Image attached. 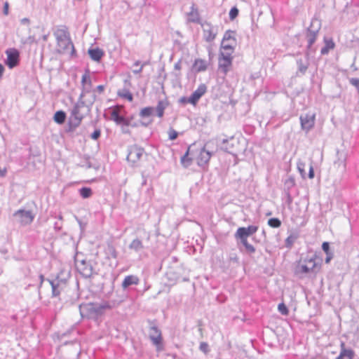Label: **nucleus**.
<instances>
[{
	"label": "nucleus",
	"mask_w": 359,
	"mask_h": 359,
	"mask_svg": "<svg viewBox=\"0 0 359 359\" xmlns=\"http://www.w3.org/2000/svg\"><path fill=\"white\" fill-rule=\"evenodd\" d=\"M107 308H109L107 304H83L79 305V312L82 318H93L101 315Z\"/></svg>",
	"instance_id": "nucleus-1"
},
{
	"label": "nucleus",
	"mask_w": 359,
	"mask_h": 359,
	"mask_svg": "<svg viewBox=\"0 0 359 359\" xmlns=\"http://www.w3.org/2000/svg\"><path fill=\"white\" fill-rule=\"evenodd\" d=\"M85 93V92H83L81 94L79 101L75 104L71 111L69 126L73 129L77 128L81 124L83 118H84V115L81 113V109L84 107L86 105L85 102L81 100V98L84 96Z\"/></svg>",
	"instance_id": "nucleus-2"
},
{
	"label": "nucleus",
	"mask_w": 359,
	"mask_h": 359,
	"mask_svg": "<svg viewBox=\"0 0 359 359\" xmlns=\"http://www.w3.org/2000/svg\"><path fill=\"white\" fill-rule=\"evenodd\" d=\"M60 32L62 33L56 36L59 52L65 53L70 50L71 55H74L76 51L69 34L65 30H61Z\"/></svg>",
	"instance_id": "nucleus-3"
},
{
	"label": "nucleus",
	"mask_w": 359,
	"mask_h": 359,
	"mask_svg": "<svg viewBox=\"0 0 359 359\" xmlns=\"http://www.w3.org/2000/svg\"><path fill=\"white\" fill-rule=\"evenodd\" d=\"M320 269V266L316 263L313 257L305 258L301 259L296 266V273L307 274L309 273H316Z\"/></svg>",
	"instance_id": "nucleus-4"
},
{
	"label": "nucleus",
	"mask_w": 359,
	"mask_h": 359,
	"mask_svg": "<svg viewBox=\"0 0 359 359\" xmlns=\"http://www.w3.org/2000/svg\"><path fill=\"white\" fill-rule=\"evenodd\" d=\"M232 60L233 57L231 56V53H224L222 51L219 53L218 57V67L219 71L222 72L224 75H226L229 72L232 65Z\"/></svg>",
	"instance_id": "nucleus-5"
},
{
	"label": "nucleus",
	"mask_w": 359,
	"mask_h": 359,
	"mask_svg": "<svg viewBox=\"0 0 359 359\" xmlns=\"http://www.w3.org/2000/svg\"><path fill=\"white\" fill-rule=\"evenodd\" d=\"M13 217L16 221L22 226L31 224L34 218L31 210H18L13 213Z\"/></svg>",
	"instance_id": "nucleus-6"
},
{
	"label": "nucleus",
	"mask_w": 359,
	"mask_h": 359,
	"mask_svg": "<svg viewBox=\"0 0 359 359\" xmlns=\"http://www.w3.org/2000/svg\"><path fill=\"white\" fill-rule=\"evenodd\" d=\"M75 264L77 270L85 278H90L93 274V267L90 262H87L84 259L81 260L76 259Z\"/></svg>",
	"instance_id": "nucleus-7"
},
{
	"label": "nucleus",
	"mask_w": 359,
	"mask_h": 359,
	"mask_svg": "<svg viewBox=\"0 0 359 359\" xmlns=\"http://www.w3.org/2000/svg\"><path fill=\"white\" fill-rule=\"evenodd\" d=\"M301 127L306 133L311 130L315 125L316 114L314 113H306L300 116Z\"/></svg>",
	"instance_id": "nucleus-8"
},
{
	"label": "nucleus",
	"mask_w": 359,
	"mask_h": 359,
	"mask_svg": "<svg viewBox=\"0 0 359 359\" xmlns=\"http://www.w3.org/2000/svg\"><path fill=\"white\" fill-rule=\"evenodd\" d=\"M313 23V22H311L310 27L308 28L306 35L308 42L307 51L306 53L307 57H309L310 54L314 51V50L312 48V45L316 42L319 31V28L315 29H312Z\"/></svg>",
	"instance_id": "nucleus-9"
},
{
	"label": "nucleus",
	"mask_w": 359,
	"mask_h": 359,
	"mask_svg": "<svg viewBox=\"0 0 359 359\" xmlns=\"http://www.w3.org/2000/svg\"><path fill=\"white\" fill-rule=\"evenodd\" d=\"M144 154V149L137 146L132 145L128 148V154L127 155V160L133 164L137 163L142 158Z\"/></svg>",
	"instance_id": "nucleus-10"
},
{
	"label": "nucleus",
	"mask_w": 359,
	"mask_h": 359,
	"mask_svg": "<svg viewBox=\"0 0 359 359\" xmlns=\"http://www.w3.org/2000/svg\"><path fill=\"white\" fill-rule=\"evenodd\" d=\"M149 339L153 344L157 348V351L162 350V335L161 330L156 326L152 325L149 329Z\"/></svg>",
	"instance_id": "nucleus-11"
},
{
	"label": "nucleus",
	"mask_w": 359,
	"mask_h": 359,
	"mask_svg": "<svg viewBox=\"0 0 359 359\" xmlns=\"http://www.w3.org/2000/svg\"><path fill=\"white\" fill-rule=\"evenodd\" d=\"M212 155V152L207 150L205 149V146L202 147L199 151L198 156L196 157V162L198 165L202 168L207 166Z\"/></svg>",
	"instance_id": "nucleus-12"
},
{
	"label": "nucleus",
	"mask_w": 359,
	"mask_h": 359,
	"mask_svg": "<svg viewBox=\"0 0 359 359\" xmlns=\"http://www.w3.org/2000/svg\"><path fill=\"white\" fill-rule=\"evenodd\" d=\"M7 59L6 60V65L12 69L17 66L19 63V52L15 48H10L6 51Z\"/></svg>",
	"instance_id": "nucleus-13"
},
{
	"label": "nucleus",
	"mask_w": 359,
	"mask_h": 359,
	"mask_svg": "<svg viewBox=\"0 0 359 359\" xmlns=\"http://www.w3.org/2000/svg\"><path fill=\"white\" fill-rule=\"evenodd\" d=\"M52 287V297H58L66 286V282L57 278L55 280H48Z\"/></svg>",
	"instance_id": "nucleus-14"
},
{
	"label": "nucleus",
	"mask_w": 359,
	"mask_h": 359,
	"mask_svg": "<svg viewBox=\"0 0 359 359\" xmlns=\"http://www.w3.org/2000/svg\"><path fill=\"white\" fill-rule=\"evenodd\" d=\"M207 86L204 83L198 86L197 89L194 90L189 97V102L193 105H196L200 98L206 93Z\"/></svg>",
	"instance_id": "nucleus-15"
},
{
	"label": "nucleus",
	"mask_w": 359,
	"mask_h": 359,
	"mask_svg": "<svg viewBox=\"0 0 359 359\" xmlns=\"http://www.w3.org/2000/svg\"><path fill=\"white\" fill-rule=\"evenodd\" d=\"M217 35L213 26L209 23L205 24V27L203 29V37L208 42L212 41Z\"/></svg>",
	"instance_id": "nucleus-16"
},
{
	"label": "nucleus",
	"mask_w": 359,
	"mask_h": 359,
	"mask_svg": "<svg viewBox=\"0 0 359 359\" xmlns=\"http://www.w3.org/2000/svg\"><path fill=\"white\" fill-rule=\"evenodd\" d=\"M340 353L336 359H353L355 353L352 349H347L345 347L344 342H341L340 345Z\"/></svg>",
	"instance_id": "nucleus-17"
},
{
	"label": "nucleus",
	"mask_w": 359,
	"mask_h": 359,
	"mask_svg": "<svg viewBox=\"0 0 359 359\" xmlns=\"http://www.w3.org/2000/svg\"><path fill=\"white\" fill-rule=\"evenodd\" d=\"M140 283V279L137 276L135 275H129L124 278L121 286L123 290H126L130 285H137Z\"/></svg>",
	"instance_id": "nucleus-18"
},
{
	"label": "nucleus",
	"mask_w": 359,
	"mask_h": 359,
	"mask_svg": "<svg viewBox=\"0 0 359 359\" xmlns=\"http://www.w3.org/2000/svg\"><path fill=\"white\" fill-rule=\"evenodd\" d=\"M188 21L194 23L200 22V15L198 8L194 4H192L191 6V11L188 13Z\"/></svg>",
	"instance_id": "nucleus-19"
},
{
	"label": "nucleus",
	"mask_w": 359,
	"mask_h": 359,
	"mask_svg": "<svg viewBox=\"0 0 359 359\" xmlns=\"http://www.w3.org/2000/svg\"><path fill=\"white\" fill-rule=\"evenodd\" d=\"M236 142V141L233 137H231L229 140L224 139L222 140L223 146L222 149L229 154H233L235 152V150L233 149V146Z\"/></svg>",
	"instance_id": "nucleus-20"
},
{
	"label": "nucleus",
	"mask_w": 359,
	"mask_h": 359,
	"mask_svg": "<svg viewBox=\"0 0 359 359\" xmlns=\"http://www.w3.org/2000/svg\"><path fill=\"white\" fill-rule=\"evenodd\" d=\"M88 52L90 58L95 62L100 61L104 55L103 50L99 48H90Z\"/></svg>",
	"instance_id": "nucleus-21"
},
{
	"label": "nucleus",
	"mask_w": 359,
	"mask_h": 359,
	"mask_svg": "<svg viewBox=\"0 0 359 359\" xmlns=\"http://www.w3.org/2000/svg\"><path fill=\"white\" fill-rule=\"evenodd\" d=\"M325 46L321 48L322 55H327L330 50L334 49L335 44L332 39H324Z\"/></svg>",
	"instance_id": "nucleus-22"
},
{
	"label": "nucleus",
	"mask_w": 359,
	"mask_h": 359,
	"mask_svg": "<svg viewBox=\"0 0 359 359\" xmlns=\"http://www.w3.org/2000/svg\"><path fill=\"white\" fill-rule=\"evenodd\" d=\"M128 248L135 252H139L144 249V245L142 241H140L139 238H135L132 241Z\"/></svg>",
	"instance_id": "nucleus-23"
},
{
	"label": "nucleus",
	"mask_w": 359,
	"mask_h": 359,
	"mask_svg": "<svg viewBox=\"0 0 359 359\" xmlns=\"http://www.w3.org/2000/svg\"><path fill=\"white\" fill-rule=\"evenodd\" d=\"M207 62L202 59H196L194 63V68L197 72H204L207 69Z\"/></svg>",
	"instance_id": "nucleus-24"
},
{
	"label": "nucleus",
	"mask_w": 359,
	"mask_h": 359,
	"mask_svg": "<svg viewBox=\"0 0 359 359\" xmlns=\"http://www.w3.org/2000/svg\"><path fill=\"white\" fill-rule=\"evenodd\" d=\"M168 103L166 100H159L158 102L157 106L156 107V111L157 113V116L159 118H161L163 116L164 114V110L168 107Z\"/></svg>",
	"instance_id": "nucleus-25"
},
{
	"label": "nucleus",
	"mask_w": 359,
	"mask_h": 359,
	"mask_svg": "<svg viewBox=\"0 0 359 359\" xmlns=\"http://www.w3.org/2000/svg\"><path fill=\"white\" fill-rule=\"evenodd\" d=\"M297 65L298 67V71L302 74H304L308 69L309 62L308 61V59L304 61L302 58H299L297 60Z\"/></svg>",
	"instance_id": "nucleus-26"
},
{
	"label": "nucleus",
	"mask_w": 359,
	"mask_h": 359,
	"mask_svg": "<svg viewBox=\"0 0 359 359\" xmlns=\"http://www.w3.org/2000/svg\"><path fill=\"white\" fill-rule=\"evenodd\" d=\"M190 154H192V151L191 150V147H189L188 148V149L186 151V153L181 158V163L183 165V166L185 167V168L189 167L191 164L192 158L189 157V155Z\"/></svg>",
	"instance_id": "nucleus-27"
},
{
	"label": "nucleus",
	"mask_w": 359,
	"mask_h": 359,
	"mask_svg": "<svg viewBox=\"0 0 359 359\" xmlns=\"http://www.w3.org/2000/svg\"><path fill=\"white\" fill-rule=\"evenodd\" d=\"M322 248L326 254V258L325 262L328 264L330 260L333 258V253L330 250V244L327 242H324L322 245Z\"/></svg>",
	"instance_id": "nucleus-28"
},
{
	"label": "nucleus",
	"mask_w": 359,
	"mask_h": 359,
	"mask_svg": "<svg viewBox=\"0 0 359 359\" xmlns=\"http://www.w3.org/2000/svg\"><path fill=\"white\" fill-rule=\"evenodd\" d=\"M66 114L63 111H57L55 112L53 119L55 123L62 124L65 121Z\"/></svg>",
	"instance_id": "nucleus-29"
},
{
	"label": "nucleus",
	"mask_w": 359,
	"mask_h": 359,
	"mask_svg": "<svg viewBox=\"0 0 359 359\" xmlns=\"http://www.w3.org/2000/svg\"><path fill=\"white\" fill-rule=\"evenodd\" d=\"M154 109L151 107H144L140 111V116L145 118L150 117L154 113Z\"/></svg>",
	"instance_id": "nucleus-30"
},
{
	"label": "nucleus",
	"mask_w": 359,
	"mask_h": 359,
	"mask_svg": "<svg viewBox=\"0 0 359 359\" xmlns=\"http://www.w3.org/2000/svg\"><path fill=\"white\" fill-rule=\"evenodd\" d=\"M250 236L245 230V227H239L236 233H235V238L236 239L238 238H248V237Z\"/></svg>",
	"instance_id": "nucleus-31"
},
{
	"label": "nucleus",
	"mask_w": 359,
	"mask_h": 359,
	"mask_svg": "<svg viewBox=\"0 0 359 359\" xmlns=\"http://www.w3.org/2000/svg\"><path fill=\"white\" fill-rule=\"evenodd\" d=\"M222 41L235 43L236 39L234 37V32L231 30H227L224 34Z\"/></svg>",
	"instance_id": "nucleus-32"
},
{
	"label": "nucleus",
	"mask_w": 359,
	"mask_h": 359,
	"mask_svg": "<svg viewBox=\"0 0 359 359\" xmlns=\"http://www.w3.org/2000/svg\"><path fill=\"white\" fill-rule=\"evenodd\" d=\"M235 43L233 42H228V41H222L221 47L224 50H225V53H233V45Z\"/></svg>",
	"instance_id": "nucleus-33"
},
{
	"label": "nucleus",
	"mask_w": 359,
	"mask_h": 359,
	"mask_svg": "<svg viewBox=\"0 0 359 359\" xmlns=\"http://www.w3.org/2000/svg\"><path fill=\"white\" fill-rule=\"evenodd\" d=\"M106 254L108 257L116 259L118 256V253L115 248L112 245H109L106 249Z\"/></svg>",
	"instance_id": "nucleus-34"
},
{
	"label": "nucleus",
	"mask_w": 359,
	"mask_h": 359,
	"mask_svg": "<svg viewBox=\"0 0 359 359\" xmlns=\"http://www.w3.org/2000/svg\"><path fill=\"white\" fill-rule=\"evenodd\" d=\"M79 194L83 198H90L92 196V189L88 187H82L79 189Z\"/></svg>",
	"instance_id": "nucleus-35"
},
{
	"label": "nucleus",
	"mask_w": 359,
	"mask_h": 359,
	"mask_svg": "<svg viewBox=\"0 0 359 359\" xmlns=\"http://www.w3.org/2000/svg\"><path fill=\"white\" fill-rule=\"evenodd\" d=\"M297 236H296L294 234L290 235L285 239V247L287 248H291L292 247L294 243L297 240Z\"/></svg>",
	"instance_id": "nucleus-36"
},
{
	"label": "nucleus",
	"mask_w": 359,
	"mask_h": 359,
	"mask_svg": "<svg viewBox=\"0 0 359 359\" xmlns=\"http://www.w3.org/2000/svg\"><path fill=\"white\" fill-rule=\"evenodd\" d=\"M118 95L121 97H124L126 99H127L128 100H129L130 102L133 101V95L132 93L128 90H124L123 91H119L118 93Z\"/></svg>",
	"instance_id": "nucleus-37"
},
{
	"label": "nucleus",
	"mask_w": 359,
	"mask_h": 359,
	"mask_svg": "<svg viewBox=\"0 0 359 359\" xmlns=\"http://www.w3.org/2000/svg\"><path fill=\"white\" fill-rule=\"evenodd\" d=\"M337 155H338V160L336 162V163H338L339 165H342L343 168H345V167H346V164H345L346 154L343 152L337 151Z\"/></svg>",
	"instance_id": "nucleus-38"
},
{
	"label": "nucleus",
	"mask_w": 359,
	"mask_h": 359,
	"mask_svg": "<svg viewBox=\"0 0 359 359\" xmlns=\"http://www.w3.org/2000/svg\"><path fill=\"white\" fill-rule=\"evenodd\" d=\"M268 224L273 228H278L281 222L278 218H271L268 220Z\"/></svg>",
	"instance_id": "nucleus-39"
},
{
	"label": "nucleus",
	"mask_w": 359,
	"mask_h": 359,
	"mask_svg": "<svg viewBox=\"0 0 359 359\" xmlns=\"http://www.w3.org/2000/svg\"><path fill=\"white\" fill-rule=\"evenodd\" d=\"M111 116L116 122H117V123L123 122V123H126V120H125L124 117L121 116L116 111H113Z\"/></svg>",
	"instance_id": "nucleus-40"
},
{
	"label": "nucleus",
	"mask_w": 359,
	"mask_h": 359,
	"mask_svg": "<svg viewBox=\"0 0 359 359\" xmlns=\"http://www.w3.org/2000/svg\"><path fill=\"white\" fill-rule=\"evenodd\" d=\"M305 163L303 162H298L297 163V169L303 178L306 177V172H305Z\"/></svg>",
	"instance_id": "nucleus-41"
},
{
	"label": "nucleus",
	"mask_w": 359,
	"mask_h": 359,
	"mask_svg": "<svg viewBox=\"0 0 359 359\" xmlns=\"http://www.w3.org/2000/svg\"><path fill=\"white\" fill-rule=\"evenodd\" d=\"M238 9L234 6L231 8V9L229 11V18L230 20H234L238 15Z\"/></svg>",
	"instance_id": "nucleus-42"
},
{
	"label": "nucleus",
	"mask_w": 359,
	"mask_h": 359,
	"mask_svg": "<svg viewBox=\"0 0 359 359\" xmlns=\"http://www.w3.org/2000/svg\"><path fill=\"white\" fill-rule=\"evenodd\" d=\"M278 311L283 315L288 314V309L284 303H280L278 306Z\"/></svg>",
	"instance_id": "nucleus-43"
},
{
	"label": "nucleus",
	"mask_w": 359,
	"mask_h": 359,
	"mask_svg": "<svg viewBox=\"0 0 359 359\" xmlns=\"http://www.w3.org/2000/svg\"><path fill=\"white\" fill-rule=\"evenodd\" d=\"M199 349L205 354L208 353L210 351L209 346L206 342H201L199 346Z\"/></svg>",
	"instance_id": "nucleus-44"
},
{
	"label": "nucleus",
	"mask_w": 359,
	"mask_h": 359,
	"mask_svg": "<svg viewBox=\"0 0 359 359\" xmlns=\"http://www.w3.org/2000/svg\"><path fill=\"white\" fill-rule=\"evenodd\" d=\"M285 185L287 187V189L293 187L295 185L294 178L292 177H288L285 182Z\"/></svg>",
	"instance_id": "nucleus-45"
},
{
	"label": "nucleus",
	"mask_w": 359,
	"mask_h": 359,
	"mask_svg": "<svg viewBox=\"0 0 359 359\" xmlns=\"http://www.w3.org/2000/svg\"><path fill=\"white\" fill-rule=\"evenodd\" d=\"M257 229L258 226L254 225H250L248 227H245V230L247 231L249 236L254 234L255 232H257Z\"/></svg>",
	"instance_id": "nucleus-46"
},
{
	"label": "nucleus",
	"mask_w": 359,
	"mask_h": 359,
	"mask_svg": "<svg viewBox=\"0 0 359 359\" xmlns=\"http://www.w3.org/2000/svg\"><path fill=\"white\" fill-rule=\"evenodd\" d=\"M169 139L171 140H174L177 137L178 133L173 128H170L168 132Z\"/></svg>",
	"instance_id": "nucleus-47"
},
{
	"label": "nucleus",
	"mask_w": 359,
	"mask_h": 359,
	"mask_svg": "<svg viewBox=\"0 0 359 359\" xmlns=\"http://www.w3.org/2000/svg\"><path fill=\"white\" fill-rule=\"evenodd\" d=\"M87 83L89 84V86L91 85V80L90 76L87 73H86L82 76L81 83L83 86H84Z\"/></svg>",
	"instance_id": "nucleus-48"
},
{
	"label": "nucleus",
	"mask_w": 359,
	"mask_h": 359,
	"mask_svg": "<svg viewBox=\"0 0 359 359\" xmlns=\"http://www.w3.org/2000/svg\"><path fill=\"white\" fill-rule=\"evenodd\" d=\"M101 135V130L100 129H95V131L90 135V137L93 140H97Z\"/></svg>",
	"instance_id": "nucleus-49"
},
{
	"label": "nucleus",
	"mask_w": 359,
	"mask_h": 359,
	"mask_svg": "<svg viewBox=\"0 0 359 359\" xmlns=\"http://www.w3.org/2000/svg\"><path fill=\"white\" fill-rule=\"evenodd\" d=\"M90 100L87 102V106L90 108L96 100V95L94 93H90Z\"/></svg>",
	"instance_id": "nucleus-50"
},
{
	"label": "nucleus",
	"mask_w": 359,
	"mask_h": 359,
	"mask_svg": "<svg viewBox=\"0 0 359 359\" xmlns=\"http://www.w3.org/2000/svg\"><path fill=\"white\" fill-rule=\"evenodd\" d=\"M245 248V250L246 251L248 252V253H250V254H252L255 252V248H254L253 245H252L250 243H248L245 246H244Z\"/></svg>",
	"instance_id": "nucleus-51"
},
{
	"label": "nucleus",
	"mask_w": 359,
	"mask_h": 359,
	"mask_svg": "<svg viewBox=\"0 0 359 359\" xmlns=\"http://www.w3.org/2000/svg\"><path fill=\"white\" fill-rule=\"evenodd\" d=\"M229 260L233 263L238 264V257L236 254H231L229 256Z\"/></svg>",
	"instance_id": "nucleus-52"
},
{
	"label": "nucleus",
	"mask_w": 359,
	"mask_h": 359,
	"mask_svg": "<svg viewBox=\"0 0 359 359\" xmlns=\"http://www.w3.org/2000/svg\"><path fill=\"white\" fill-rule=\"evenodd\" d=\"M25 43H29V44H32L33 43H37V41L36 40L35 37L34 36H29V37L27 38L26 41Z\"/></svg>",
	"instance_id": "nucleus-53"
},
{
	"label": "nucleus",
	"mask_w": 359,
	"mask_h": 359,
	"mask_svg": "<svg viewBox=\"0 0 359 359\" xmlns=\"http://www.w3.org/2000/svg\"><path fill=\"white\" fill-rule=\"evenodd\" d=\"M309 177L310 179H313L314 177V170H313V168L312 165H311L309 168Z\"/></svg>",
	"instance_id": "nucleus-54"
},
{
	"label": "nucleus",
	"mask_w": 359,
	"mask_h": 359,
	"mask_svg": "<svg viewBox=\"0 0 359 359\" xmlns=\"http://www.w3.org/2000/svg\"><path fill=\"white\" fill-rule=\"evenodd\" d=\"M174 68L176 70H180L181 68H182V66H181V61L179 60L178 62H177L175 65H174Z\"/></svg>",
	"instance_id": "nucleus-55"
},
{
	"label": "nucleus",
	"mask_w": 359,
	"mask_h": 359,
	"mask_svg": "<svg viewBox=\"0 0 359 359\" xmlns=\"http://www.w3.org/2000/svg\"><path fill=\"white\" fill-rule=\"evenodd\" d=\"M188 100H189V97L187 98V97H182L180 99L179 102H180V103H182V104H186V103H189Z\"/></svg>",
	"instance_id": "nucleus-56"
},
{
	"label": "nucleus",
	"mask_w": 359,
	"mask_h": 359,
	"mask_svg": "<svg viewBox=\"0 0 359 359\" xmlns=\"http://www.w3.org/2000/svg\"><path fill=\"white\" fill-rule=\"evenodd\" d=\"M144 65L145 63H144L138 69L133 70V73L135 74L141 73Z\"/></svg>",
	"instance_id": "nucleus-57"
},
{
	"label": "nucleus",
	"mask_w": 359,
	"mask_h": 359,
	"mask_svg": "<svg viewBox=\"0 0 359 359\" xmlns=\"http://www.w3.org/2000/svg\"><path fill=\"white\" fill-rule=\"evenodd\" d=\"M104 86L103 85H99L97 86V90L100 93H102L104 91Z\"/></svg>",
	"instance_id": "nucleus-58"
},
{
	"label": "nucleus",
	"mask_w": 359,
	"mask_h": 359,
	"mask_svg": "<svg viewBox=\"0 0 359 359\" xmlns=\"http://www.w3.org/2000/svg\"><path fill=\"white\" fill-rule=\"evenodd\" d=\"M152 122L151 119H149L148 121H142L141 123L144 126H148L149 124H151Z\"/></svg>",
	"instance_id": "nucleus-59"
},
{
	"label": "nucleus",
	"mask_w": 359,
	"mask_h": 359,
	"mask_svg": "<svg viewBox=\"0 0 359 359\" xmlns=\"http://www.w3.org/2000/svg\"><path fill=\"white\" fill-rule=\"evenodd\" d=\"M8 4L7 2H6L4 4V13L5 15L8 14Z\"/></svg>",
	"instance_id": "nucleus-60"
},
{
	"label": "nucleus",
	"mask_w": 359,
	"mask_h": 359,
	"mask_svg": "<svg viewBox=\"0 0 359 359\" xmlns=\"http://www.w3.org/2000/svg\"><path fill=\"white\" fill-rule=\"evenodd\" d=\"M241 240V243L245 246L248 243V238H239Z\"/></svg>",
	"instance_id": "nucleus-61"
},
{
	"label": "nucleus",
	"mask_w": 359,
	"mask_h": 359,
	"mask_svg": "<svg viewBox=\"0 0 359 359\" xmlns=\"http://www.w3.org/2000/svg\"><path fill=\"white\" fill-rule=\"evenodd\" d=\"M4 72V67L1 64H0V79L3 76Z\"/></svg>",
	"instance_id": "nucleus-62"
},
{
	"label": "nucleus",
	"mask_w": 359,
	"mask_h": 359,
	"mask_svg": "<svg viewBox=\"0 0 359 359\" xmlns=\"http://www.w3.org/2000/svg\"><path fill=\"white\" fill-rule=\"evenodd\" d=\"M39 278H40V286H41L43 282L44 281V276H43V275L40 274Z\"/></svg>",
	"instance_id": "nucleus-63"
},
{
	"label": "nucleus",
	"mask_w": 359,
	"mask_h": 359,
	"mask_svg": "<svg viewBox=\"0 0 359 359\" xmlns=\"http://www.w3.org/2000/svg\"><path fill=\"white\" fill-rule=\"evenodd\" d=\"M48 34H44V35H43V36H42V39H43V41H47V39H48Z\"/></svg>",
	"instance_id": "nucleus-64"
}]
</instances>
